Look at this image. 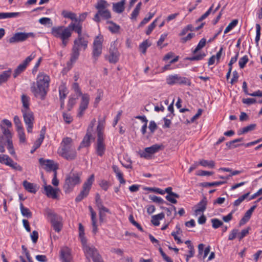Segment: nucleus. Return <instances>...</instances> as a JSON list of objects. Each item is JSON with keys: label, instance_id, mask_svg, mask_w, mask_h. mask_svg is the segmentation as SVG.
I'll return each instance as SVG.
<instances>
[{"label": "nucleus", "instance_id": "obj_19", "mask_svg": "<svg viewBox=\"0 0 262 262\" xmlns=\"http://www.w3.org/2000/svg\"><path fill=\"white\" fill-rule=\"evenodd\" d=\"M45 194L48 198L53 199H57L58 198V192L59 191L58 188H54L51 185L45 186L44 187Z\"/></svg>", "mask_w": 262, "mask_h": 262}, {"label": "nucleus", "instance_id": "obj_63", "mask_svg": "<svg viewBox=\"0 0 262 262\" xmlns=\"http://www.w3.org/2000/svg\"><path fill=\"white\" fill-rule=\"evenodd\" d=\"M62 116L64 121L67 123L70 124L73 121V118L70 114L63 113Z\"/></svg>", "mask_w": 262, "mask_h": 262}, {"label": "nucleus", "instance_id": "obj_48", "mask_svg": "<svg viewBox=\"0 0 262 262\" xmlns=\"http://www.w3.org/2000/svg\"><path fill=\"white\" fill-rule=\"evenodd\" d=\"M16 131L17 132L20 142L22 143L25 142L26 136L24 132V127L18 128V129H16Z\"/></svg>", "mask_w": 262, "mask_h": 262}, {"label": "nucleus", "instance_id": "obj_39", "mask_svg": "<svg viewBox=\"0 0 262 262\" xmlns=\"http://www.w3.org/2000/svg\"><path fill=\"white\" fill-rule=\"evenodd\" d=\"M199 164L203 167H208L209 168H213L215 166V163L212 160H201Z\"/></svg>", "mask_w": 262, "mask_h": 262}, {"label": "nucleus", "instance_id": "obj_60", "mask_svg": "<svg viewBox=\"0 0 262 262\" xmlns=\"http://www.w3.org/2000/svg\"><path fill=\"white\" fill-rule=\"evenodd\" d=\"M164 191H165V192L167 193H168L167 195H172L176 198H179V197H180V196L178 194L172 191V188L171 187H167L165 189V190H164Z\"/></svg>", "mask_w": 262, "mask_h": 262}, {"label": "nucleus", "instance_id": "obj_47", "mask_svg": "<svg viewBox=\"0 0 262 262\" xmlns=\"http://www.w3.org/2000/svg\"><path fill=\"white\" fill-rule=\"evenodd\" d=\"M238 24L237 19L233 20L226 28L224 33L226 34L230 31L233 28H234Z\"/></svg>", "mask_w": 262, "mask_h": 262}, {"label": "nucleus", "instance_id": "obj_10", "mask_svg": "<svg viewBox=\"0 0 262 262\" xmlns=\"http://www.w3.org/2000/svg\"><path fill=\"white\" fill-rule=\"evenodd\" d=\"M34 37L35 35L32 32H16L9 39L8 42L10 43L23 42L30 37L34 38Z\"/></svg>", "mask_w": 262, "mask_h": 262}, {"label": "nucleus", "instance_id": "obj_38", "mask_svg": "<svg viewBox=\"0 0 262 262\" xmlns=\"http://www.w3.org/2000/svg\"><path fill=\"white\" fill-rule=\"evenodd\" d=\"M206 43V39L205 38H202L199 43L198 44L196 47L192 50V52L193 54H195L198 53L199 51L201 50L202 48H203Z\"/></svg>", "mask_w": 262, "mask_h": 262}, {"label": "nucleus", "instance_id": "obj_2", "mask_svg": "<svg viewBox=\"0 0 262 262\" xmlns=\"http://www.w3.org/2000/svg\"><path fill=\"white\" fill-rule=\"evenodd\" d=\"M57 152L60 156L68 161L73 160L77 157V152L73 140L70 137L62 139Z\"/></svg>", "mask_w": 262, "mask_h": 262}, {"label": "nucleus", "instance_id": "obj_7", "mask_svg": "<svg viewBox=\"0 0 262 262\" xmlns=\"http://www.w3.org/2000/svg\"><path fill=\"white\" fill-rule=\"evenodd\" d=\"M25 123L27 126L28 133H32L34 122V116L31 110H24L21 111Z\"/></svg>", "mask_w": 262, "mask_h": 262}, {"label": "nucleus", "instance_id": "obj_51", "mask_svg": "<svg viewBox=\"0 0 262 262\" xmlns=\"http://www.w3.org/2000/svg\"><path fill=\"white\" fill-rule=\"evenodd\" d=\"M211 221L214 229H217L223 225V223L217 219H212Z\"/></svg>", "mask_w": 262, "mask_h": 262}, {"label": "nucleus", "instance_id": "obj_61", "mask_svg": "<svg viewBox=\"0 0 262 262\" xmlns=\"http://www.w3.org/2000/svg\"><path fill=\"white\" fill-rule=\"evenodd\" d=\"M39 22L41 25H52L51 19L48 17H42L39 19Z\"/></svg>", "mask_w": 262, "mask_h": 262}, {"label": "nucleus", "instance_id": "obj_50", "mask_svg": "<svg viewBox=\"0 0 262 262\" xmlns=\"http://www.w3.org/2000/svg\"><path fill=\"white\" fill-rule=\"evenodd\" d=\"M260 29L261 27L259 24H256V36L255 38V43L256 45H258V42L260 40Z\"/></svg>", "mask_w": 262, "mask_h": 262}, {"label": "nucleus", "instance_id": "obj_49", "mask_svg": "<svg viewBox=\"0 0 262 262\" xmlns=\"http://www.w3.org/2000/svg\"><path fill=\"white\" fill-rule=\"evenodd\" d=\"M225 183V182L223 181H217V182H205L202 183V185L203 187H211V186H217L221 185L222 184H223Z\"/></svg>", "mask_w": 262, "mask_h": 262}, {"label": "nucleus", "instance_id": "obj_33", "mask_svg": "<svg viewBox=\"0 0 262 262\" xmlns=\"http://www.w3.org/2000/svg\"><path fill=\"white\" fill-rule=\"evenodd\" d=\"M20 210L23 216L29 219L32 217V212L28 208L25 207L23 203L20 204Z\"/></svg>", "mask_w": 262, "mask_h": 262}, {"label": "nucleus", "instance_id": "obj_27", "mask_svg": "<svg viewBox=\"0 0 262 262\" xmlns=\"http://www.w3.org/2000/svg\"><path fill=\"white\" fill-rule=\"evenodd\" d=\"M125 0H121L120 2L113 4V9L114 12L121 13L124 10Z\"/></svg>", "mask_w": 262, "mask_h": 262}, {"label": "nucleus", "instance_id": "obj_23", "mask_svg": "<svg viewBox=\"0 0 262 262\" xmlns=\"http://www.w3.org/2000/svg\"><path fill=\"white\" fill-rule=\"evenodd\" d=\"M207 203V201L206 198H204L196 206L195 212L198 214L200 212H204L206 208Z\"/></svg>", "mask_w": 262, "mask_h": 262}, {"label": "nucleus", "instance_id": "obj_25", "mask_svg": "<svg viewBox=\"0 0 262 262\" xmlns=\"http://www.w3.org/2000/svg\"><path fill=\"white\" fill-rule=\"evenodd\" d=\"M112 169L120 184H125V181L123 178V173L120 168L117 166L114 165L112 166Z\"/></svg>", "mask_w": 262, "mask_h": 262}, {"label": "nucleus", "instance_id": "obj_13", "mask_svg": "<svg viewBox=\"0 0 262 262\" xmlns=\"http://www.w3.org/2000/svg\"><path fill=\"white\" fill-rule=\"evenodd\" d=\"M35 57L34 53H32L30 56L27 57L22 63L19 64L14 70L13 73L14 78H16L19 74L23 72L27 68L29 62Z\"/></svg>", "mask_w": 262, "mask_h": 262}, {"label": "nucleus", "instance_id": "obj_20", "mask_svg": "<svg viewBox=\"0 0 262 262\" xmlns=\"http://www.w3.org/2000/svg\"><path fill=\"white\" fill-rule=\"evenodd\" d=\"M83 251L88 258L91 257L93 259L95 257L100 254L98 250L93 246H89L88 247H85V248L83 250Z\"/></svg>", "mask_w": 262, "mask_h": 262}, {"label": "nucleus", "instance_id": "obj_4", "mask_svg": "<svg viewBox=\"0 0 262 262\" xmlns=\"http://www.w3.org/2000/svg\"><path fill=\"white\" fill-rule=\"evenodd\" d=\"M81 183L80 175L77 173H70L66 176L63 185L66 193L71 192L74 187Z\"/></svg>", "mask_w": 262, "mask_h": 262}, {"label": "nucleus", "instance_id": "obj_8", "mask_svg": "<svg viewBox=\"0 0 262 262\" xmlns=\"http://www.w3.org/2000/svg\"><path fill=\"white\" fill-rule=\"evenodd\" d=\"M108 5L106 1L99 0L95 6V8L98 10V12L100 16L104 19H108L111 17V13L107 9Z\"/></svg>", "mask_w": 262, "mask_h": 262}, {"label": "nucleus", "instance_id": "obj_12", "mask_svg": "<svg viewBox=\"0 0 262 262\" xmlns=\"http://www.w3.org/2000/svg\"><path fill=\"white\" fill-rule=\"evenodd\" d=\"M162 145L156 144L150 147H146L144 150L139 152L140 156L146 159H150L152 155L158 152L162 148Z\"/></svg>", "mask_w": 262, "mask_h": 262}, {"label": "nucleus", "instance_id": "obj_14", "mask_svg": "<svg viewBox=\"0 0 262 262\" xmlns=\"http://www.w3.org/2000/svg\"><path fill=\"white\" fill-rule=\"evenodd\" d=\"M39 162L43 168L47 171H53L54 173L55 171H57L58 168V164L55 163L53 160H45L43 158H40L39 159Z\"/></svg>", "mask_w": 262, "mask_h": 262}, {"label": "nucleus", "instance_id": "obj_41", "mask_svg": "<svg viewBox=\"0 0 262 262\" xmlns=\"http://www.w3.org/2000/svg\"><path fill=\"white\" fill-rule=\"evenodd\" d=\"M109 23L111 24V26L108 27V30L113 33H118L120 27L112 21H110Z\"/></svg>", "mask_w": 262, "mask_h": 262}, {"label": "nucleus", "instance_id": "obj_35", "mask_svg": "<svg viewBox=\"0 0 262 262\" xmlns=\"http://www.w3.org/2000/svg\"><path fill=\"white\" fill-rule=\"evenodd\" d=\"M64 26L54 27L52 28L51 33L55 37L58 38L60 34L62 33Z\"/></svg>", "mask_w": 262, "mask_h": 262}, {"label": "nucleus", "instance_id": "obj_21", "mask_svg": "<svg viewBox=\"0 0 262 262\" xmlns=\"http://www.w3.org/2000/svg\"><path fill=\"white\" fill-rule=\"evenodd\" d=\"M88 41L85 40L83 37H78L74 41L73 46H76V48L79 50L83 48L85 50L88 47Z\"/></svg>", "mask_w": 262, "mask_h": 262}, {"label": "nucleus", "instance_id": "obj_40", "mask_svg": "<svg viewBox=\"0 0 262 262\" xmlns=\"http://www.w3.org/2000/svg\"><path fill=\"white\" fill-rule=\"evenodd\" d=\"M11 158L7 155H0V163L8 166L11 162Z\"/></svg>", "mask_w": 262, "mask_h": 262}, {"label": "nucleus", "instance_id": "obj_26", "mask_svg": "<svg viewBox=\"0 0 262 262\" xmlns=\"http://www.w3.org/2000/svg\"><path fill=\"white\" fill-rule=\"evenodd\" d=\"M12 74V70L9 69L7 71H3L0 74V85L3 83L6 82L9 78L10 77Z\"/></svg>", "mask_w": 262, "mask_h": 262}, {"label": "nucleus", "instance_id": "obj_18", "mask_svg": "<svg viewBox=\"0 0 262 262\" xmlns=\"http://www.w3.org/2000/svg\"><path fill=\"white\" fill-rule=\"evenodd\" d=\"M90 101V96L88 94H84L81 98V100L78 111L77 116L81 117L85 111L87 109Z\"/></svg>", "mask_w": 262, "mask_h": 262}, {"label": "nucleus", "instance_id": "obj_32", "mask_svg": "<svg viewBox=\"0 0 262 262\" xmlns=\"http://www.w3.org/2000/svg\"><path fill=\"white\" fill-rule=\"evenodd\" d=\"M62 15L63 17L66 18H69L72 20H74L75 21H78V18L76 17V14L72 12H69L66 10H63L62 12Z\"/></svg>", "mask_w": 262, "mask_h": 262}, {"label": "nucleus", "instance_id": "obj_57", "mask_svg": "<svg viewBox=\"0 0 262 262\" xmlns=\"http://www.w3.org/2000/svg\"><path fill=\"white\" fill-rule=\"evenodd\" d=\"M188 248L189 249V250L188 251V254L186 255V258L187 261H188L190 258L192 257L194 254V249L192 245H188Z\"/></svg>", "mask_w": 262, "mask_h": 262}, {"label": "nucleus", "instance_id": "obj_44", "mask_svg": "<svg viewBox=\"0 0 262 262\" xmlns=\"http://www.w3.org/2000/svg\"><path fill=\"white\" fill-rule=\"evenodd\" d=\"M206 56V54L204 53H200L195 56L190 57L186 58V60H190V61H198L201 60L204 58Z\"/></svg>", "mask_w": 262, "mask_h": 262}, {"label": "nucleus", "instance_id": "obj_22", "mask_svg": "<svg viewBox=\"0 0 262 262\" xmlns=\"http://www.w3.org/2000/svg\"><path fill=\"white\" fill-rule=\"evenodd\" d=\"M68 27L70 32L72 33L73 31H74L78 33V37H82L81 34L82 26L79 23L76 24L72 23Z\"/></svg>", "mask_w": 262, "mask_h": 262}, {"label": "nucleus", "instance_id": "obj_24", "mask_svg": "<svg viewBox=\"0 0 262 262\" xmlns=\"http://www.w3.org/2000/svg\"><path fill=\"white\" fill-rule=\"evenodd\" d=\"M92 137V134L91 132H87L85 136L83 138L82 142H81L78 148V150H80V148L85 147H88L90 145V140Z\"/></svg>", "mask_w": 262, "mask_h": 262}, {"label": "nucleus", "instance_id": "obj_42", "mask_svg": "<svg viewBox=\"0 0 262 262\" xmlns=\"http://www.w3.org/2000/svg\"><path fill=\"white\" fill-rule=\"evenodd\" d=\"M72 88L74 92L75 93V94L77 95V96H81V98H82V95H83L84 94L82 93L81 89L78 83H73L72 84Z\"/></svg>", "mask_w": 262, "mask_h": 262}, {"label": "nucleus", "instance_id": "obj_62", "mask_svg": "<svg viewBox=\"0 0 262 262\" xmlns=\"http://www.w3.org/2000/svg\"><path fill=\"white\" fill-rule=\"evenodd\" d=\"M43 141L37 139L34 143L32 149L31 150V153L33 154L38 148L40 147Z\"/></svg>", "mask_w": 262, "mask_h": 262}, {"label": "nucleus", "instance_id": "obj_54", "mask_svg": "<svg viewBox=\"0 0 262 262\" xmlns=\"http://www.w3.org/2000/svg\"><path fill=\"white\" fill-rule=\"evenodd\" d=\"M13 121L16 126V129L23 127L21 121L18 116H15L14 117Z\"/></svg>", "mask_w": 262, "mask_h": 262}, {"label": "nucleus", "instance_id": "obj_56", "mask_svg": "<svg viewBox=\"0 0 262 262\" xmlns=\"http://www.w3.org/2000/svg\"><path fill=\"white\" fill-rule=\"evenodd\" d=\"M213 7V5H212L209 9L204 14H203L198 20L196 21H201L204 19H205L208 15L211 13L212 8Z\"/></svg>", "mask_w": 262, "mask_h": 262}, {"label": "nucleus", "instance_id": "obj_53", "mask_svg": "<svg viewBox=\"0 0 262 262\" xmlns=\"http://www.w3.org/2000/svg\"><path fill=\"white\" fill-rule=\"evenodd\" d=\"M149 198L153 202L159 204L166 203V202L163 200L162 198L156 195H150Z\"/></svg>", "mask_w": 262, "mask_h": 262}, {"label": "nucleus", "instance_id": "obj_43", "mask_svg": "<svg viewBox=\"0 0 262 262\" xmlns=\"http://www.w3.org/2000/svg\"><path fill=\"white\" fill-rule=\"evenodd\" d=\"M256 125L255 124H251L248 126L243 127L242 130L238 133V135H241L243 134H246L250 131L253 130L254 129Z\"/></svg>", "mask_w": 262, "mask_h": 262}, {"label": "nucleus", "instance_id": "obj_29", "mask_svg": "<svg viewBox=\"0 0 262 262\" xmlns=\"http://www.w3.org/2000/svg\"><path fill=\"white\" fill-rule=\"evenodd\" d=\"M23 186L26 190L33 193H35L37 190L36 185L27 181H24Z\"/></svg>", "mask_w": 262, "mask_h": 262}, {"label": "nucleus", "instance_id": "obj_46", "mask_svg": "<svg viewBox=\"0 0 262 262\" xmlns=\"http://www.w3.org/2000/svg\"><path fill=\"white\" fill-rule=\"evenodd\" d=\"M249 194L250 192H248L239 197L238 199L234 202L233 205L236 207L239 206L249 196Z\"/></svg>", "mask_w": 262, "mask_h": 262}, {"label": "nucleus", "instance_id": "obj_64", "mask_svg": "<svg viewBox=\"0 0 262 262\" xmlns=\"http://www.w3.org/2000/svg\"><path fill=\"white\" fill-rule=\"evenodd\" d=\"M99 185L102 188V189L105 191L107 190L110 186L108 182L105 180H101L99 183Z\"/></svg>", "mask_w": 262, "mask_h": 262}, {"label": "nucleus", "instance_id": "obj_5", "mask_svg": "<svg viewBox=\"0 0 262 262\" xmlns=\"http://www.w3.org/2000/svg\"><path fill=\"white\" fill-rule=\"evenodd\" d=\"M94 180V174H92L83 183L82 190L80 191L79 194L75 198V201L76 202H80L88 195Z\"/></svg>", "mask_w": 262, "mask_h": 262}, {"label": "nucleus", "instance_id": "obj_3", "mask_svg": "<svg viewBox=\"0 0 262 262\" xmlns=\"http://www.w3.org/2000/svg\"><path fill=\"white\" fill-rule=\"evenodd\" d=\"M105 125V119H103L99 120L97 127V139L95 149L97 155L100 157L103 156L106 150V146L104 142L105 138L104 135Z\"/></svg>", "mask_w": 262, "mask_h": 262}, {"label": "nucleus", "instance_id": "obj_6", "mask_svg": "<svg viewBox=\"0 0 262 262\" xmlns=\"http://www.w3.org/2000/svg\"><path fill=\"white\" fill-rule=\"evenodd\" d=\"M166 83L169 85L176 84L190 85V81L187 78L181 77L179 75H170L166 78Z\"/></svg>", "mask_w": 262, "mask_h": 262}, {"label": "nucleus", "instance_id": "obj_37", "mask_svg": "<svg viewBox=\"0 0 262 262\" xmlns=\"http://www.w3.org/2000/svg\"><path fill=\"white\" fill-rule=\"evenodd\" d=\"M58 38L61 39H69L71 37V32H70L68 27L63 28Z\"/></svg>", "mask_w": 262, "mask_h": 262}, {"label": "nucleus", "instance_id": "obj_52", "mask_svg": "<svg viewBox=\"0 0 262 262\" xmlns=\"http://www.w3.org/2000/svg\"><path fill=\"white\" fill-rule=\"evenodd\" d=\"M248 60L249 58L247 55H245L242 58H241L238 62L240 68L243 69L245 67L246 63L248 62Z\"/></svg>", "mask_w": 262, "mask_h": 262}, {"label": "nucleus", "instance_id": "obj_15", "mask_svg": "<svg viewBox=\"0 0 262 262\" xmlns=\"http://www.w3.org/2000/svg\"><path fill=\"white\" fill-rule=\"evenodd\" d=\"M109 52L110 55L107 57V59L110 63H116L119 59V53L118 51L117 43L115 41L111 43Z\"/></svg>", "mask_w": 262, "mask_h": 262}, {"label": "nucleus", "instance_id": "obj_31", "mask_svg": "<svg viewBox=\"0 0 262 262\" xmlns=\"http://www.w3.org/2000/svg\"><path fill=\"white\" fill-rule=\"evenodd\" d=\"M19 15V12H2L0 13V19L17 17Z\"/></svg>", "mask_w": 262, "mask_h": 262}, {"label": "nucleus", "instance_id": "obj_28", "mask_svg": "<svg viewBox=\"0 0 262 262\" xmlns=\"http://www.w3.org/2000/svg\"><path fill=\"white\" fill-rule=\"evenodd\" d=\"M30 98L27 95L25 94H23L21 96V101L23 104V107L21 110V111L24 110H30Z\"/></svg>", "mask_w": 262, "mask_h": 262}, {"label": "nucleus", "instance_id": "obj_59", "mask_svg": "<svg viewBox=\"0 0 262 262\" xmlns=\"http://www.w3.org/2000/svg\"><path fill=\"white\" fill-rule=\"evenodd\" d=\"M149 46V45L148 43L147 40L144 41L143 42H142L139 48L141 50L142 52L143 53H145L147 48Z\"/></svg>", "mask_w": 262, "mask_h": 262}, {"label": "nucleus", "instance_id": "obj_36", "mask_svg": "<svg viewBox=\"0 0 262 262\" xmlns=\"http://www.w3.org/2000/svg\"><path fill=\"white\" fill-rule=\"evenodd\" d=\"M58 38L61 39H69L71 37V32H70L68 27L63 28Z\"/></svg>", "mask_w": 262, "mask_h": 262}, {"label": "nucleus", "instance_id": "obj_17", "mask_svg": "<svg viewBox=\"0 0 262 262\" xmlns=\"http://www.w3.org/2000/svg\"><path fill=\"white\" fill-rule=\"evenodd\" d=\"M90 101V96L88 94H84L81 98V100L78 111L77 116L81 117L85 111L87 109Z\"/></svg>", "mask_w": 262, "mask_h": 262}, {"label": "nucleus", "instance_id": "obj_58", "mask_svg": "<svg viewBox=\"0 0 262 262\" xmlns=\"http://www.w3.org/2000/svg\"><path fill=\"white\" fill-rule=\"evenodd\" d=\"M157 21V19H156L152 23H151L148 27L147 30H146V34L147 35H149L152 30L154 29L155 27L156 26V22Z\"/></svg>", "mask_w": 262, "mask_h": 262}, {"label": "nucleus", "instance_id": "obj_55", "mask_svg": "<svg viewBox=\"0 0 262 262\" xmlns=\"http://www.w3.org/2000/svg\"><path fill=\"white\" fill-rule=\"evenodd\" d=\"M250 229V228L248 227L246 229H244L242 230L240 233H238L237 237L238 238L239 241L242 240L244 237H245L249 233V231Z\"/></svg>", "mask_w": 262, "mask_h": 262}, {"label": "nucleus", "instance_id": "obj_1", "mask_svg": "<svg viewBox=\"0 0 262 262\" xmlns=\"http://www.w3.org/2000/svg\"><path fill=\"white\" fill-rule=\"evenodd\" d=\"M50 77L47 74L40 73L37 77L36 84L33 83L31 87L32 92L36 97L43 100L49 90Z\"/></svg>", "mask_w": 262, "mask_h": 262}, {"label": "nucleus", "instance_id": "obj_45", "mask_svg": "<svg viewBox=\"0 0 262 262\" xmlns=\"http://www.w3.org/2000/svg\"><path fill=\"white\" fill-rule=\"evenodd\" d=\"M8 166L15 170H17L19 171H21L23 170V168L21 166L17 163L15 162L12 159H11V162H10Z\"/></svg>", "mask_w": 262, "mask_h": 262}, {"label": "nucleus", "instance_id": "obj_34", "mask_svg": "<svg viewBox=\"0 0 262 262\" xmlns=\"http://www.w3.org/2000/svg\"><path fill=\"white\" fill-rule=\"evenodd\" d=\"M164 214L161 213L157 215H153L151 217V223L156 226H158L160 224L159 220L164 218Z\"/></svg>", "mask_w": 262, "mask_h": 262}, {"label": "nucleus", "instance_id": "obj_9", "mask_svg": "<svg viewBox=\"0 0 262 262\" xmlns=\"http://www.w3.org/2000/svg\"><path fill=\"white\" fill-rule=\"evenodd\" d=\"M48 216L50 218L52 227L57 232H59L62 228V218L61 216L50 212L48 213Z\"/></svg>", "mask_w": 262, "mask_h": 262}, {"label": "nucleus", "instance_id": "obj_11", "mask_svg": "<svg viewBox=\"0 0 262 262\" xmlns=\"http://www.w3.org/2000/svg\"><path fill=\"white\" fill-rule=\"evenodd\" d=\"M103 38L102 36H98L94 39L93 47V57L97 60L102 53Z\"/></svg>", "mask_w": 262, "mask_h": 262}, {"label": "nucleus", "instance_id": "obj_16", "mask_svg": "<svg viewBox=\"0 0 262 262\" xmlns=\"http://www.w3.org/2000/svg\"><path fill=\"white\" fill-rule=\"evenodd\" d=\"M59 259L61 262L72 261L73 256L71 249L67 246L62 247L59 251Z\"/></svg>", "mask_w": 262, "mask_h": 262}, {"label": "nucleus", "instance_id": "obj_30", "mask_svg": "<svg viewBox=\"0 0 262 262\" xmlns=\"http://www.w3.org/2000/svg\"><path fill=\"white\" fill-rule=\"evenodd\" d=\"M79 52V49H77L76 46H73L70 58V61L71 62L73 63L75 62L76 60L78 58L80 54Z\"/></svg>", "mask_w": 262, "mask_h": 262}]
</instances>
